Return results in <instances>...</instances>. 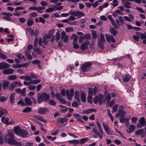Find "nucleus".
<instances>
[{"instance_id":"3","label":"nucleus","mask_w":146,"mask_h":146,"mask_svg":"<svg viewBox=\"0 0 146 146\" xmlns=\"http://www.w3.org/2000/svg\"><path fill=\"white\" fill-rule=\"evenodd\" d=\"M105 97L103 95L100 94L94 98V102L95 104H97L99 102L100 105H101L103 102L105 103Z\"/></svg>"},{"instance_id":"58","label":"nucleus","mask_w":146,"mask_h":146,"mask_svg":"<svg viewBox=\"0 0 146 146\" xmlns=\"http://www.w3.org/2000/svg\"><path fill=\"white\" fill-rule=\"evenodd\" d=\"M61 21L63 23H67L68 24H70L71 25H72V24H73L72 22H70L69 21V20L68 19H66L64 20H62Z\"/></svg>"},{"instance_id":"28","label":"nucleus","mask_w":146,"mask_h":146,"mask_svg":"<svg viewBox=\"0 0 146 146\" xmlns=\"http://www.w3.org/2000/svg\"><path fill=\"white\" fill-rule=\"evenodd\" d=\"M7 113V110L0 107V117L3 114H6Z\"/></svg>"},{"instance_id":"27","label":"nucleus","mask_w":146,"mask_h":146,"mask_svg":"<svg viewBox=\"0 0 146 146\" xmlns=\"http://www.w3.org/2000/svg\"><path fill=\"white\" fill-rule=\"evenodd\" d=\"M49 38V36L47 35H46L43 38V43L46 45H47L48 42L49 41L48 39Z\"/></svg>"},{"instance_id":"31","label":"nucleus","mask_w":146,"mask_h":146,"mask_svg":"<svg viewBox=\"0 0 146 146\" xmlns=\"http://www.w3.org/2000/svg\"><path fill=\"white\" fill-rule=\"evenodd\" d=\"M135 126L131 125H130L129 128V130L127 131L128 133H130L133 131L135 129Z\"/></svg>"},{"instance_id":"64","label":"nucleus","mask_w":146,"mask_h":146,"mask_svg":"<svg viewBox=\"0 0 146 146\" xmlns=\"http://www.w3.org/2000/svg\"><path fill=\"white\" fill-rule=\"evenodd\" d=\"M140 38L142 39H146V36L145 33H142L140 34Z\"/></svg>"},{"instance_id":"23","label":"nucleus","mask_w":146,"mask_h":146,"mask_svg":"<svg viewBox=\"0 0 146 146\" xmlns=\"http://www.w3.org/2000/svg\"><path fill=\"white\" fill-rule=\"evenodd\" d=\"M33 117L36 119L44 123L46 122V121L45 119H43V117L42 116H40L39 115H37L36 116L34 115Z\"/></svg>"},{"instance_id":"51","label":"nucleus","mask_w":146,"mask_h":146,"mask_svg":"<svg viewBox=\"0 0 146 146\" xmlns=\"http://www.w3.org/2000/svg\"><path fill=\"white\" fill-rule=\"evenodd\" d=\"M65 31L67 33L74 31L73 28L72 27H70L66 28L65 29Z\"/></svg>"},{"instance_id":"33","label":"nucleus","mask_w":146,"mask_h":146,"mask_svg":"<svg viewBox=\"0 0 146 146\" xmlns=\"http://www.w3.org/2000/svg\"><path fill=\"white\" fill-rule=\"evenodd\" d=\"M30 33L31 35H35L36 36L39 34V32L37 29L35 31L33 30H31L30 31Z\"/></svg>"},{"instance_id":"54","label":"nucleus","mask_w":146,"mask_h":146,"mask_svg":"<svg viewBox=\"0 0 146 146\" xmlns=\"http://www.w3.org/2000/svg\"><path fill=\"white\" fill-rule=\"evenodd\" d=\"M118 106L117 104H115L113 107L112 109L113 110L112 111V113H114L116 112L118 108Z\"/></svg>"},{"instance_id":"11","label":"nucleus","mask_w":146,"mask_h":146,"mask_svg":"<svg viewBox=\"0 0 146 146\" xmlns=\"http://www.w3.org/2000/svg\"><path fill=\"white\" fill-rule=\"evenodd\" d=\"M102 124L106 133L109 135H112V132L110 130L109 127L104 123H103Z\"/></svg>"},{"instance_id":"12","label":"nucleus","mask_w":146,"mask_h":146,"mask_svg":"<svg viewBox=\"0 0 146 146\" xmlns=\"http://www.w3.org/2000/svg\"><path fill=\"white\" fill-rule=\"evenodd\" d=\"M105 36L106 40L108 42H110L111 41L113 43L115 42V40L112 35H109L107 34H106Z\"/></svg>"},{"instance_id":"46","label":"nucleus","mask_w":146,"mask_h":146,"mask_svg":"<svg viewBox=\"0 0 146 146\" xmlns=\"http://www.w3.org/2000/svg\"><path fill=\"white\" fill-rule=\"evenodd\" d=\"M53 6H54L55 7L54 8V10L55 11H56V10H62V9H63V7L62 6H55V5H53Z\"/></svg>"},{"instance_id":"63","label":"nucleus","mask_w":146,"mask_h":146,"mask_svg":"<svg viewBox=\"0 0 146 146\" xmlns=\"http://www.w3.org/2000/svg\"><path fill=\"white\" fill-rule=\"evenodd\" d=\"M137 118L136 117H133L131 119V122L133 123H135L137 121Z\"/></svg>"},{"instance_id":"26","label":"nucleus","mask_w":146,"mask_h":146,"mask_svg":"<svg viewBox=\"0 0 146 146\" xmlns=\"http://www.w3.org/2000/svg\"><path fill=\"white\" fill-rule=\"evenodd\" d=\"M68 121V119L66 118H60L58 119L57 122L58 123H60L63 124L64 122H66Z\"/></svg>"},{"instance_id":"10","label":"nucleus","mask_w":146,"mask_h":146,"mask_svg":"<svg viewBox=\"0 0 146 146\" xmlns=\"http://www.w3.org/2000/svg\"><path fill=\"white\" fill-rule=\"evenodd\" d=\"M74 91L73 88L70 89V94H69V91L68 90H67L66 91V95L68 98L70 100H71L72 97L74 95Z\"/></svg>"},{"instance_id":"40","label":"nucleus","mask_w":146,"mask_h":146,"mask_svg":"<svg viewBox=\"0 0 146 146\" xmlns=\"http://www.w3.org/2000/svg\"><path fill=\"white\" fill-rule=\"evenodd\" d=\"M17 78V76L16 75H12L8 76V79L10 80H15Z\"/></svg>"},{"instance_id":"50","label":"nucleus","mask_w":146,"mask_h":146,"mask_svg":"<svg viewBox=\"0 0 146 146\" xmlns=\"http://www.w3.org/2000/svg\"><path fill=\"white\" fill-rule=\"evenodd\" d=\"M2 133L1 131H0V144H2L4 142V139L2 137Z\"/></svg>"},{"instance_id":"44","label":"nucleus","mask_w":146,"mask_h":146,"mask_svg":"<svg viewBox=\"0 0 146 146\" xmlns=\"http://www.w3.org/2000/svg\"><path fill=\"white\" fill-rule=\"evenodd\" d=\"M54 8L55 7H54V6H53V5L51 8H50L48 9H46L45 10V12L46 13H48L54 11H55Z\"/></svg>"},{"instance_id":"38","label":"nucleus","mask_w":146,"mask_h":146,"mask_svg":"<svg viewBox=\"0 0 146 146\" xmlns=\"http://www.w3.org/2000/svg\"><path fill=\"white\" fill-rule=\"evenodd\" d=\"M88 138L87 137L82 138L79 141V143L80 144H83L86 141H88Z\"/></svg>"},{"instance_id":"39","label":"nucleus","mask_w":146,"mask_h":146,"mask_svg":"<svg viewBox=\"0 0 146 146\" xmlns=\"http://www.w3.org/2000/svg\"><path fill=\"white\" fill-rule=\"evenodd\" d=\"M75 99L78 101H80V99L79 98V91H76L75 92Z\"/></svg>"},{"instance_id":"49","label":"nucleus","mask_w":146,"mask_h":146,"mask_svg":"<svg viewBox=\"0 0 146 146\" xmlns=\"http://www.w3.org/2000/svg\"><path fill=\"white\" fill-rule=\"evenodd\" d=\"M41 81V80L40 79H35L31 81L32 82V84H37L38 83H39Z\"/></svg>"},{"instance_id":"42","label":"nucleus","mask_w":146,"mask_h":146,"mask_svg":"<svg viewBox=\"0 0 146 146\" xmlns=\"http://www.w3.org/2000/svg\"><path fill=\"white\" fill-rule=\"evenodd\" d=\"M68 142L69 143H72L74 144H79V141L78 140H73L68 141Z\"/></svg>"},{"instance_id":"34","label":"nucleus","mask_w":146,"mask_h":146,"mask_svg":"<svg viewBox=\"0 0 146 146\" xmlns=\"http://www.w3.org/2000/svg\"><path fill=\"white\" fill-rule=\"evenodd\" d=\"M96 124L97 125V126L99 129V131L100 133L102 134H103V129L101 125L100 124V123L98 121H97L96 122Z\"/></svg>"},{"instance_id":"4","label":"nucleus","mask_w":146,"mask_h":146,"mask_svg":"<svg viewBox=\"0 0 146 146\" xmlns=\"http://www.w3.org/2000/svg\"><path fill=\"white\" fill-rule=\"evenodd\" d=\"M60 38L65 43H68L69 41L68 35H66V33L64 31L61 33Z\"/></svg>"},{"instance_id":"16","label":"nucleus","mask_w":146,"mask_h":146,"mask_svg":"<svg viewBox=\"0 0 146 146\" xmlns=\"http://www.w3.org/2000/svg\"><path fill=\"white\" fill-rule=\"evenodd\" d=\"M93 130V132H94L95 134L97 135L99 138L102 139L103 137L102 134H101L96 128V127L92 128Z\"/></svg>"},{"instance_id":"47","label":"nucleus","mask_w":146,"mask_h":146,"mask_svg":"<svg viewBox=\"0 0 146 146\" xmlns=\"http://www.w3.org/2000/svg\"><path fill=\"white\" fill-rule=\"evenodd\" d=\"M45 7H38L37 11L39 13H43V11H42L45 9Z\"/></svg>"},{"instance_id":"21","label":"nucleus","mask_w":146,"mask_h":146,"mask_svg":"<svg viewBox=\"0 0 146 146\" xmlns=\"http://www.w3.org/2000/svg\"><path fill=\"white\" fill-rule=\"evenodd\" d=\"M109 31L113 36H115L118 33L117 31L112 27H110Z\"/></svg>"},{"instance_id":"8","label":"nucleus","mask_w":146,"mask_h":146,"mask_svg":"<svg viewBox=\"0 0 146 146\" xmlns=\"http://www.w3.org/2000/svg\"><path fill=\"white\" fill-rule=\"evenodd\" d=\"M146 125L145 119L143 117H141L139 120V123H138L137 125V128H139L144 126Z\"/></svg>"},{"instance_id":"17","label":"nucleus","mask_w":146,"mask_h":146,"mask_svg":"<svg viewBox=\"0 0 146 146\" xmlns=\"http://www.w3.org/2000/svg\"><path fill=\"white\" fill-rule=\"evenodd\" d=\"M48 111L47 108H38V112L40 114H43L45 113Z\"/></svg>"},{"instance_id":"43","label":"nucleus","mask_w":146,"mask_h":146,"mask_svg":"<svg viewBox=\"0 0 146 146\" xmlns=\"http://www.w3.org/2000/svg\"><path fill=\"white\" fill-rule=\"evenodd\" d=\"M84 15H85V14L82 12L80 11H77V16H78L80 18Z\"/></svg>"},{"instance_id":"59","label":"nucleus","mask_w":146,"mask_h":146,"mask_svg":"<svg viewBox=\"0 0 146 146\" xmlns=\"http://www.w3.org/2000/svg\"><path fill=\"white\" fill-rule=\"evenodd\" d=\"M29 15L31 17L35 18L38 15L37 13L33 12L30 14Z\"/></svg>"},{"instance_id":"13","label":"nucleus","mask_w":146,"mask_h":146,"mask_svg":"<svg viewBox=\"0 0 146 146\" xmlns=\"http://www.w3.org/2000/svg\"><path fill=\"white\" fill-rule=\"evenodd\" d=\"M90 44V42L88 41H87L83 42L81 45L80 48L82 50L87 49L88 48V46Z\"/></svg>"},{"instance_id":"32","label":"nucleus","mask_w":146,"mask_h":146,"mask_svg":"<svg viewBox=\"0 0 146 146\" xmlns=\"http://www.w3.org/2000/svg\"><path fill=\"white\" fill-rule=\"evenodd\" d=\"M78 36L75 34H72L70 38L71 39H73V42H77L78 41Z\"/></svg>"},{"instance_id":"37","label":"nucleus","mask_w":146,"mask_h":146,"mask_svg":"<svg viewBox=\"0 0 146 146\" xmlns=\"http://www.w3.org/2000/svg\"><path fill=\"white\" fill-rule=\"evenodd\" d=\"M33 23V21L30 18H29L27 21V25L29 26H32Z\"/></svg>"},{"instance_id":"62","label":"nucleus","mask_w":146,"mask_h":146,"mask_svg":"<svg viewBox=\"0 0 146 146\" xmlns=\"http://www.w3.org/2000/svg\"><path fill=\"white\" fill-rule=\"evenodd\" d=\"M25 79L28 81H31L32 80V78L31 77L29 76H25Z\"/></svg>"},{"instance_id":"60","label":"nucleus","mask_w":146,"mask_h":146,"mask_svg":"<svg viewBox=\"0 0 146 146\" xmlns=\"http://www.w3.org/2000/svg\"><path fill=\"white\" fill-rule=\"evenodd\" d=\"M32 109L30 107H27L25 108L24 110H23V111L24 112H27L29 111H31Z\"/></svg>"},{"instance_id":"61","label":"nucleus","mask_w":146,"mask_h":146,"mask_svg":"<svg viewBox=\"0 0 146 146\" xmlns=\"http://www.w3.org/2000/svg\"><path fill=\"white\" fill-rule=\"evenodd\" d=\"M49 104L52 106L55 105H56V103L53 100H51L49 102Z\"/></svg>"},{"instance_id":"52","label":"nucleus","mask_w":146,"mask_h":146,"mask_svg":"<svg viewBox=\"0 0 146 146\" xmlns=\"http://www.w3.org/2000/svg\"><path fill=\"white\" fill-rule=\"evenodd\" d=\"M83 37L84 39H90L91 37V35L90 34L88 33L84 35Z\"/></svg>"},{"instance_id":"22","label":"nucleus","mask_w":146,"mask_h":146,"mask_svg":"<svg viewBox=\"0 0 146 146\" xmlns=\"http://www.w3.org/2000/svg\"><path fill=\"white\" fill-rule=\"evenodd\" d=\"M3 89L6 90L9 88V82L7 80H4L3 81Z\"/></svg>"},{"instance_id":"9","label":"nucleus","mask_w":146,"mask_h":146,"mask_svg":"<svg viewBox=\"0 0 146 146\" xmlns=\"http://www.w3.org/2000/svg\"><path fill=\"white\" fill-rule=\"evenodd\" d=\"M18 83L19 84V86H21V84L19 82L14 81L10 84L9 89L10 91H12L14 88L16 87V85H17Z\"/></svg>"},{"instance_id":"15","label":"nucleus","mask_w":146,"mask_h":146,"mask_svg":"<svg viewBox=\"0 0 146 146\" xmlns=\"http://www.w3.org/2000/svg\"><path fill=\"white\" fill-rule=\"evenodd\" d=\"M121 2L123 3L122 5L126 8L129 9L131 8V6L130 5L131 3L129 2L126 1L124 0H122Z\"/></svg>"},{"instance_id":"53","label":"nucleus","mask_w":146,"mask_h":146,"mask_svg":"<svg viewBox=\"0 0 146 146\" xmlns=\"http://www.w3.org/2000/svg\"><path fill=\"white\" fill-rule=\"evenodd\" d=\"M92 36L94 39H96L97 37V35L96 32L95 31L93 30L92 31Z\"/></svg>"},{"instance_id":"24","label":"nucleus","mask_w":146,"mask_h":146,"mask_svg":"<svg viewBox=\"0 0 146 146\" xmlns=\"http://www.w3.org/2000/svg\"><path fill=\"white\" fill-rule=\"evenodd\" d=\"M1 121L4 123H5L7 125H9V118L6 117L4 116H3L1 118Z\"/></svg>"},{"instance_id":"18","label":"nucleus","mask_w":146,"mask_h":146,"mask_svg":"<svg viewBox=\"0 0 146 146\" xmlns=\"http://www.w3.org/2000/svg\"><path fill=\"white\" fill-rule=\"evenodd\" d=\"M9 64L5 62H3L0 63V69H3L10 67Z\"/></svg>"},{"instance_id":"20","label":"nucleus","mask_w":146,"mask_h":146,"mask_svg":"<svg viewBox=\"0 0 146 146\" xmlns=\"http://www.w3.org/2000/svg\"><path fill=\"white\" fill-rule=\"evenodd\" d=\"M28 134V132L27 131L24 129H21L19 135L23 137L26 138L28 137L27 135Z\"/></svg>"},{"instance_id":"36","label":"nucleus","mask_w":146,"mask_h":146,"mask_svg":"<svg viewBox=\"0 0 146 146\" xmlns=\"http://www.w3.org/2000/svg\"><path fill=\"white\" fill-rule=\"evenodd\" d=\"M144 132V130L143 129H140L136 131L135 133L137 135H141Z\"/></svg>"},{"instance_id":"25","label":"nucleus","mask_w":146,"mask_h":146,"mask_svg":"<svg viewBox=\"0 0 146 146\" xmlns=\"http://www.w3.org/2000/svg\"><path fill=\"white\" fill-rule=\"evenodd\" d=\"M131 76L128 74H126L123 76L122 80L124 82H128L130 80Z\"/></svg>"},{"instance_id":"7","label":"nucleus","mask_w":146,"mask_h":146,"mask_svg":"<svg viewBox=\"0 0 146 146\" xmlns=\"http://www.w3.org/2000/svg\"><path fill=\"white\" fill-rule=\"evenodd\" d=\"M1 14L2 15L5 16L3 17V19L9 21H11V18L9 17H11L13 16L12 13L10 12L6 13L2 12Z\"/></svg>"},{"instance_id":"6","label":"nucleus","mask_w":146,"mask_h":146,"mask_svg":"<svg viewBox=\"0 0 146 146\" xmlns=\"http://www.w3.org/2000/svg\"><path fill=\"white\" fill-rule=\"evenodd\" d=\"M123 106H120L118 109L116 115V117L117 118L118 116H122L126 114V112L123 110Z\"/></svg>"},{"instance_id":"48","label":"nucleus","mask_w":146,"mask_h":146,"mask_svg":"<svg viewBox=\"0 0 146 146\" xmlns=\"http://www.w3.org/2000/svg\"><path fill=\"white\" fill-rule=\"evenodd\" d=\"M100 39L99 40H100L102 42H105L106 40L104 38V35L102 33H100Z\"/></svg>"},{"instance_id":"57","label":"nucleus","mask_w":146,"mask_h":146,"mask_svg":"<svg viewBox=\"0 0 146 146\" xmlns=\"http://www.w3.org/2000/svg\"><path fill=\"white\" fill-rule=\"evenodd\" d=\"M94 110V109H90L84 111H82V113L84 114H88L91 113L92 111H93Z\"/></svg>"},{"instance_id":"29","label":"nucleus","mask_w":146,"mask_h":146,"mask_svg":"<svg viewBox=\"0 0 146 146\" xmlns=\"http://www.w3.org/2000/svg\"><path fill=\"white\" fill-rule=\"evenodd\" d=\"M24 101L26 105L30 106L32 104V102L31 99L28 97H26L25 98Z\"/></svg>"},{"instance_id":"35","label":"nucleus","mask_w":146,"mask_h":146,"mask_svg":"<svg viewBox=\"0 0 146 146\" xmlns=\"http://www.w3.org/2000/svg\"><path fill=\"white\" fill-rule=\"evenodd\" d=\"M9 98L10 102L12 104L14 103V100H15V94H11L9 97Z\"/></svg>"},{"instance_id":"45","label":"nucleus","mask_w":146,"mask_h":146,"mask_svg":"<svg viewBox=\"0 0 146 146\" xmlns=\"http://www.w3.org/2000/svg\"><path fill=\"white\" fill-rule=\"evenodd\" d=\"M60 34L59 32L58 31L56 34V40L57 42H58L60 38Z\"/></svg>"},{"instance_id":"19","label":"nucleus","mask_w":146,"mask_h":146,"mask_svg":"<svg viewBox=\"0 0 146 146\" xmlns=\"http://www.w3.org/2000/svg\"><path fill=\"white\" fill-rule=\"evenodd\" d=\"M14 72V70L12 68H9L4 70L3 72L4 74H13Z\"/></svg>"},{"instance_id":"5","label":"nucleus","mask_w":146,"mask_h":146,"mask_svg":"<svg viewBox=\"0 0 146 146\" xmlns=\"http://www.w3.org/2000/svg\"><path fill=\"white\" fill-rule=\"evenodd\" d=\"M92 66V64L91 62H86L83 65L82 70L84 72L88 71L90 70Z\"/></svg>"},{"instance_id":"14","label":"nucleus","mask_w":146,"mask_h":146,"mask_svg":"<svg viewBox=\"0 0 146 146\" xmlns=\"http://www.w3.org/2000/svg\"><path fill=\"white\" fill-rule=\"evenodd\" d=\"M88 96L87 98L88 102L89 103H91L92 102V90L90 88H89V91L88 92Z\"/></svg>"},{"instance_id":"56","label":"nucleus","mask_w":146,"mask_h":146,"mask_svg":"<svg viewBox=\"0 0 146 146\" xmlns=\"http://www.w3.org/2000/svg\"><path fill=\"white\" fill-rule=\"evenodd\" d=\"M77 42H73V47L74 48L78 49L79 48V45L77 44Z\"/></svg>"},{"instance_id":"30","label":"nucleus","mask_w":146,"mask_h":146,"mask_svg":"<svg viewBox=\"0 0 146 146\" xmlns=\"http://www.w3.org/2000/svg\"><path fill=\"white\" fill-rule=\"evenodd\" d=\"M21 129L18 126L15 127L14 129V131L15 134L19 135Z\"/></svg>"},{"instance_id":"2","label":"nucleus","mask_w":146,"mask_h":146,"mask_svg":"<svg viewBox=\"0 0 146 146\" xmlns=\"http://www.w3.org/2000/svg\"><path fill=\"white\" fill-rule=\"evenodd\" d=\"M7 136L9 137L7 139L8 143L11 145H17L21 146L22 145L21 143H18L15 140L14 137L13 135V133L12 132H9L7 135Z\"/></svg>"},{"instance_id":"1","label":"nucleus","mask_w":146,"mask_h":146,"mask_svg":"<svg viewBox=\"0 0 146 146\" xmlns=\"http://www.w3.org/2000/svg\"><path fill=\"white\" fill-rule=\"evenodd\" d=\"M38 96L37 102L38 103H41L43 101H48L50 98L49 95L45 93H38Z\"/></svg>"},{"instance_id":"41","label":"nucleus","mask_w":146,"mask_h":146,"mask_svg":"<svg viewBox=\"0 0 146 146\" xmlns=\"http://www.w3.org/2000/svg\"><path fill=\"white\" fill-rule=\"evenodd\" d=\"M80 96L82 101L83 102H85L86 101V97L85 93L84 92L82 93Z\"/></svg>"},{"instance_id":"55","label":"nucleus","mask_w":146,"mask_h":146,"mask_svg":"<svg viewBox=\"0 0 146 146\" xmlns=\"http://www.w3.org/2000/svg\"><path fill=\"white\" fill-rule=\"evenodd\" d=\"M98 45L99 47L101 49H102L104 48V45L103 44V42H102L100 41V40H99L98 41Z\"/></svg>"}]
</instances>
